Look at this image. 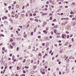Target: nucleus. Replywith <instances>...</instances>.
I'll use <instances>...</instances> for the list:
<instances>
[{
    "label": "nucleus",
    "mask_w": 76,
    "mask_h": 76,
    "mask_svg": "<svg viewBox=\"0 0 76 76\" xmlns=\"http://www.w3.org/2000/svg\"><path fill=\"white\" fill-rule=\"evenodd\" d=\"M62 38H66V35L65 34H62Z\"/></svg>",
    "instance_id": "obj_1"
},
{
    "label": "nucleus",
    "mask_w": 76,
    "mask_h": 76,
    "mask_svg": "<svg viewBox=\"0 0 76 76\" xmlns=\"http://www.w3.org/2000/svg\"><path fill=\"white\" fill-rule=\"evenodd\" d=\"M48 54H47V53H45V55L43 56V58H45L46 57H45V56H47V55H48Z\"/></svg>",
    "instance_id": "obj_2"
},
{
    "label": "nucleus",
    "mask_w": 76,
    "mask_h": 76,
    "mask_svg": "<svg viewBox=\"0 0 76 76\" xmlns=\"http://www.w3.org/2000/svg\"><path fill=\"white\" fill-rule=\"evenodd\" d=\"M17 70H20L21 69V68H20V67H19V66H17Z\"/></svg>",
    "instance_id": "obj_3"
},
{
    "label": "nucleus",
    "mask_w": 76,
    "mask_h": 76,
    "mask_svg": "<svg viewBox=\"0 0 76 76\" xmlns=\"http://www.w3.org/2000/svg\"><path fill=\"white\" fill-rule=\"evenodd\" d=\"M34 73H35V71H33L30 72L31 74H34Z\"/></svg>",
    "instance_id": "obj_4"
},
{
    "label": "nucleus",
    "mask_w": 76,
    "mask_h": 76,
    "mask_svg": "<svg viewBox=\"0 0 76 76\" xmlns=\"http://www.w3.org/2000/svg\"><path fill=\"white\" fill-rule=\"evenodd\" d=\"M39 56H40L41 57V56H42V54L41 53H39L38 55Z\"/></svg>",
    "instance_id": "obj_5"
},
{
    "label": "nucleus",
    "mask_w": 76,
    "mask_h": 76,
    "mask_svg": "<svg viewBox=\"0 0 76 76\" xmlns=\"http://www.w3.org/2000/svg\"><path fill=\"white\" fill-rule=\"evenodd\" d=\"M70 13L71 15H72L73 14H74V13H73V11H72V10L71 11V12H70Z\"/></svg>",
    "instance_id": "obj_6"
},
{
    "label": "nucleus",
    "mask_w": 76,
    "mask_h": 76,
    "mask_svg": "<svg viewBox=\"0 0 76 76\" xmlns=\"http://www.w3.org/2000/svg\"><path fill=\"white\" fill-rule=\"evenodd\" d=\"M43 24L44 25H47V23H46V22H45V21H44L43 23Z\"/></svg>",
    "instance_id": "obj_7"
},
{
    "label": "nucleus",
    "mask_w": 76,
    "mask_h": 76,
    "mask_svg": "<svg viewBox=\"0 0 76 76\" xmlns=\"http://www.w3.org/2000/svg\"><path fill=\"white\" fill-rule=\"evenodd\" d=\"M15 18H18V14H15Z\"/></svg>",
    "instance_id": "obj_8"
},
{
    "label": "nucleus",
    "mask_w": 76,
    "mask_h": 76,
    "mask_svg": "<svg viewBox=\"0 0 76 76\" xmlns=\"http://www.w3.org/2000/svg\"><path fill=\"white\" fill-rule=\"evenodd\" d=\"M75 3H72V6H75Z\"/></svg>",
    "instance_id": "obj_9"
},
{
    "label": "nucleus",
    "mask_w": 76,
    "mask_h": 76,
    "mask_svg": "<svg viewBox=\"0 0 76 76\" xmlns=\"http://www.w3.org/2000/svg\"><path fill=\"white\" fill-rule=\"evenodd\" d=\"M63 50H60V52H59V53H63Z\"/></svg>",
    "instance_id": "obj_10"
},
{
    "label": "nucleus",
    "mask_w": 76,
    "mask_h": 76,
    "mask_svg": "<svg viewBox=\"0 0 76 76\" xmlns=\"http://www.w3.org/2000/svg\"><path fill=\"white\" fill-rule=\"evenodd\" d=\"M4 23L6 25H7V21H4Z\"/></svg>",
    "instance_id": "obj_11"
},
{
    "label": "nucleus",
    "mask_w": 76,
    "mask_h": 76,
    "mask_svg": "<svg viewBox=\"0 0 76 76\" xmlns=\"http://www.w3.org/2000/svg\"><path fill=\"white\" fill-rule=\"evenodd\" d=\"M69 60H69V59H67L66 60V62L67 63H69Z\"/></svg>",
    "instance_id": "obj_12"
},
{
    "label": "nucleus",
    "mask_w": 76,
    "mask_h": 76,
    "mask_svg": "<svg viewBox=\"0 0 76 76\" xmlns=\"http://www.w3.org/2000/svg\"><path fill=\"white\" fill-rule=\"evenodd\" d=\"M33 68L34 69H36L37 68V66H36V65H35L33 66Z\"/></svg>",
    "instance_id": "obj_13"
},
{
    "label": "nucleus",
    "mask_w": 76,
    "mask_h": 76,
    "mask_svg": "<svg viewBox=\"0 0 76 76\" xmlns=\"http://www.w3.org/2000/svg\"><path fill=\"white\" fill-rule=\"evenodd\" d=\"M39 61H40L39 60H38L37 61V64H39Z\"/></svg>",
    "instance_id": "obj_14"
},
{
    "label": "nucleus",
    "mask_w": 76,
    "mask_h": 76,
    "mask_svg": "<svg viewBox=\"0 0 76 76\" xmlns=\"http://www.w3.org/2000/svg\"><path fill=\"white\" fill-rule=\"evenodd\" d=\"M45 71H43L42 73V75H44V74H45Z\"/></svg>",
    "instance_id": "obj_15"
},
{
    "label": "nucleus",
    "mask_w": 76,
    "mask_h": 76,
    "mask_svg": "<svg viewBox=\"0 0 76 76\" xmlns=\"http://www.w3.org/2000/svg\"><path fill=\"white\" fill-rule=\"evenodd\" d=\"M25 69H28V68H29V66H25Z\"/></svg>",
    "instance_id": "obj_16"
},
{
    "label": "nucleus",
    "mask_w": 76,
    "mask_h": 76,
    "mask_svg": "<svg viewBox=\"0 0 76 76\" xmlns=\"http://www.w3.org/2000/svg\"><path fill=\"white\" fill-rule=\"evenodd\" d=\"M31 20H34V18H31L30 19Z\"/></svg>",
    "instance_id": "obj_17"
},
{
    "label": "nucleus",
    "mask_w": 76,
    "mask_h": 76,
    "mask_svg": "<svg viewBox=\"0 0 76 76\" xmlns=\"http://www.w3.org/2000/svg\"><path fill=\"white\" fill-rule=\"evenodd\" d=\"M10 48H11V49H12V48H13V46H12V45H10Z\"/></svg>",
    "instance_id": "obj_18"
},
{
    "label": "nucleus",
    "mask_w": 76,
    "mask_h": 76,
    "mask_svg": "<svg viewBox=\"0 0 76 76\" xmlns=\"http://www.w3.org/2000/svg\"><path fill=\"white\" fill-rule=\"evenodd\" d=\"M54 33H55V34L56 33V32H57V31L56 29L54 30Z\"/></svg>",
    "instance_id": "obj_19"
},
{
    "label": "nucleus",
    "mask_w": 76,
    "mask_h": 76,
    "mask_svg": "<svg viewBox=\"0 0 76 76\" xmlns=\"http://www.w3.org/2000/svg\"><path fill=\"white\" fill-rule=\"evenodd\" d=\"M31 63H34V60L33 59L31 60Z\"/></svg>",
    "instance_id": "obj_20"
},
{
    "label": "nucleus",
    "mask_w": 76,
    "mask_h": 76,
    "mask_svg": "<svg viewBox=\"0 0 76 76\" xmlns=\"http://www.w3.org/2000/svg\"><path fill=\"white\" fill-rule=\"evenodd\" d=\"M19 47H17V51H19Z\"/></svg>",
    "instance_id": "obj_21"
},
{
    "label": "nucleus",
    "mask_w": 76,
    "mask_h": 76,
    "mask_svg": "<svg viewBox=\"0 0 76 76\" xmlns=\"http://www.w3.org/2000/svg\"><path fill=\"white\" fill-rule=\"evenodd\" d=\"M26 61V59H24L23 63H25V62Z\"/></svg>",
    "instance_id": "obj_22"
},
{
    "label": "nucleus",
    "mask_w": 76,
    "mask_h": 76,
    "mask_svg": "<svg viewBox=\"0 0 76 76\" xmlns=\"http://www.w3.org/2000/svg\"><path fill=\"white\" fill-rule=\"evenodd\" d=\"M57 38H61V37L59 36H57Z\"/></svg>",
    "instance_id": "obj_23"
},
{
    "label": "nucleus",
    "mask_w": 76,
    "mask_h": 76,
    "mask_svg": "<svg viewBox=\"0 0 76 76\" xmlns=\"http://www.w3.org/2000/svg\"><path fill=\"white\" fill-rule=\"evenodd\" d=\"M54 27V28H57V26H55Z\"/></svg>",
    "instance_id": "obj_24"
},
{
    "label": "nucleus",
    "mask_w": 76,
    "mask_h": 76,
    "mask_svg": "<svg viewBox=\"0 0 76 76\" xmlns=\"http://www.w3.org/2000/svg\"><path fill=\"white\" fill-rule=\"evenodd\" d=\"M16 7H18V8H19V6L18 5H16Z\"/></svg>",
    "instance_id": "obj_25"
},
{
    "label": "nucleus",
    "mask_w": 76,
    "mask_h": 76,
    "mask_svg": "<svg viewBox=\"0 0 76 76\" xmlns=\"http://www.w3.org/2000/svg\"><path fill=\"white\" fill-rule=\"evenodd\" d=\"M35 21H36V22H38V19H36L35 20Z\"/></svg>",
    "instance_id": "obj_26"
},
{
    "label": "nucleus",
    "mask_w": 76,
    "mask_h": 76,
    "mask_svg": "<svg viewBox=\"0 0 76 76\" xmlns=\"http://www.w3.org/2000/svg\"><path fill=\"white\" fill-rule=\"evenodd\" d=\"M16 59H14L13 61L14 62H15V61H16Z\"/></svg>",
    "instance_id": "obj_27"
},
{
    "label": "nucleus",
    "mask_w": 76,
    "mask_h": 76,
    "mask_svg": "<svg viewBox=\"0 0 76 76\" xmlns=\"http://www.w3.org/2000/svg\"><path fill=\"white\" fill-rule=\"evenodd\" d=\"M10 42H12L13 41V39H10Z\"/></svg>",
    "instance_id": "obj_28"
},
{
    "label": "nucleus",
    "mask_w": 76,
    "mask_h": 76,
    "mask_svg": "<svg viewBox=\"0 0 76 76\" xmlns=\"http://www.w3.org/2000/svg\"><path fill=\"white\" fill-rule=\"evenodd\" d=\"M53 22H56V19H55L53 20Z\"/></svg>",
    "instance_id": "obj_29"
},
{
    "label": "nucleus",
    "mask_w": 76,
    "mask_h": 76,
    "mask_svg": "<svg viewBox=\"0 0 76 76\" xmlns=\"http://www.w3.org/2000/svg\"><path fill=\"white\" fill-rule=\"evenodd\" d=\"M33 32H31V36H32L33 35Z\"/></svg>",
    "instance_id": "obj_30"
},
{
    "label": "nucleus",
    "mask_w": 76,
    "mask_h": 76,
    "mask_svg": "<svg viewBox=\"0 0 76 76\" xmlns=\"http://www.w3.org/2000/svg\"><path fill=\"white\" fill-rule=\"evenodd\" d=\"M23 58V57H20V58H19V59L20 60H22V59Z\"/></svg>",
    "instance_id": "obj_31"
},
{
    "label": "nucleus",
    "mask_w": 76,
    "mask_h": 76,
    "mask_svg": "<svg viewBox=\"0 0 76 76\" xmlns=\"http://www.w3.org/2000/svg\"><path fill=\"white\" fill-rule=\"evenodd\" d=\"M42 45H43V46H45V43H43L42 44Z\"/></svg>",
    "instance_id": "obj_32"
},
{
    "label": "nucleus",
    "mask_w": 76,
    "mask_h": 76,
    "mask_svg": "<svg viewBox=\"0 0 76 76\" xmlns=\"http://www.w3.org/2000/svg\"><path fill=\"white\" fill-rule=\"evenodd\" d=\"M72 45H69L68 47H72Z\"/></svg>",
    "instance_id": "obj_33"
},
{
    "label": "nucleus",
    "mask_w": 76,
    "mask_h": 76,
    "mask_svg": "<svg viewBox=\"0 0 76 76\" xmlns=\"http://www.w3.org/2000/svg\"><path fill=\"white\" fill-rule=\"evenodd\" d=\"M27 13H31V11L29 10L27 12Z\"/></svg>",
    "instance_id": "obj_34"
},
{
    "label": "nucleus",
    "mask_w": 76,
    "mask_h": 76,
    "mask_svg": "<svg viewBox=\"0 0 76 76\" xmlns=\"http://www.w3.org/2000/svg\"><path fill=\"white\" fill-rule=\"evenodd\" d=\"M19 76V74H18L17 73L15 74V76Z\"/></svg>",
    "instance_id": "obj_35"
},
{
    "label": "nucleus",
    "mask_w": 76,
    "mask_h": 76,
    "mask_svg": "<svg viewBox=\"0 0 76 76\" xmlns=\"http://www.w3.org/2000/svg\"><path fill=\"white\" fill-rule=\"evenodd\" d=\"M23 73H26V71H25L23 70Z\"/></svg>",
    "instance_id": "obj_36"
},
{
    "label": "nucleus",
    "mask_w": 76,
    "mask_h": 76,
    "mask_svg": "<svg viewBox=\"0 0 76 76\" xmlns=\"http://www.w3.org/2000/svg\"><path fill=\"white\" fill-rule=\"evenodd\" d=\"M11 13H12V14H13V15H14V14H15V12H14L13 11H12Z\"/></svg>",
    "instance_id": "obj_37"
},
{
    "label": "nucleus",
    "mask_w": 76,
    "mask_h": 76,
    "mask_svg": "<svg viewBox=\"0 0 76 76\" xmlns=\"http://www.w3.org/2000/svg\"><path fill=\"white\" fill-rule=\"evenodd\" d=\"M37 64V62L36 61L34 62V64Z\"/></svg>",
    "instance_id": "obj_38"
},
{
    "label": "nucleus",
    "mask_w": 76,
    "mask_h": 76,
    "mask_svg": "<svg viewBox=\"0 0 76 76\" xmlns=\"http://www.w3.org/2000/svg\"><path fill=\"white\" fill-rule=\"evenodd\" d=\"M52 53V50H51L49 52V54H51Z\"/></svg>",
    "instance_id": "obj_39"
},
{
    "label": "nucleus",
    "mask_w": 76,
    "mask_h": 76,
    "mask_svg": "<svg viewBox=\"0 0 76 76\" xmlns=\"http://www.w3.org/2000/svg\"><path fill=\"white\" fill-rule=\"evenodd\" d=\"M21 76H25V74H23Z\"/></svg>",
    "instance_id": "obj_40"
},
{
    "label": "nucleus",
    "mask_w": 76,
    "mask_h": 76,
    "mask_svg": "<svg viewBox=\"0 0 76 76\" xmlns=\"http://www.w3.org/2000/svg\"><path fill=\"white\" fill-rule=\"evenodd\" d=\"M41 37L40 36H38V38H41Z\"/></svg>",
    "instance_id": "obj_41"
},
{
    "label": "nucleus",
    "mask_w": 76,
    "mask_h": 76,
    "mask_svg": "<svg viewBox=\"0 0 76 76\" xmlns=\"http://www.w3.org/2000/svg\"><path fill=\"white\" fill-rule=\"evenodd\" d=\"M2 49L3 50H5V48H4V47H3Z\"/></svg>",
    "instance_id": "obj_42"
},
{
    "label": "nucleus",
    "mask_w": 76,
    "mask_h": 76,
    "mask_svg": "<svg viewBox=\"0 0 76 76\" xmlns=\"http://www.w3.org/2000/svg\"><path fill=\"white\" fill-rule=\"evenodd\" d=\"M11 7H11V6H10L8 7L9 9H11Z\"/></svg>",
    "instance_id": "obj_43"
},
{
    "label": "nucleus",
    "mask_w": 76,
    "mask_h": 76,
    "mask_svg": "<svg viewBox=\"0 0 76 76\" xmlns=\"http://www.w3.org/2000/svg\"><path fill=\"white\" fill-rule=\"evenodd\" d=\"M49 50V48H47V49H46L47 51L48 50Z\"/></svg>",
    "instance_id": "obj_44"
},
{
    "label": "nucleus",
    "mask_w": 76,
    "mask_h": 76,
    "mask_svg": "<svg viewBox=\"0 0 76 76\" xmlns=\"http://www.w3.org/2000/svg\"><path fill=\"white\" fill-rule=\"evenodd\" d=\"M29 15L31 16H32V13H30Z\"/></svg>",
    "instance_id": "obj_45"
},
{
    "label": "nucleus",
    "mask_w": 76,
    "mask_h": 76,
    "mask_svg": "<svg viewBox=\"0 0 76 76\" xmlns=\"http://www.w3.org/2000/svg\"><path fill=\"white\" fill-rule=\"evenodd\" d=\"M62 45V44H61V43H59V46H61V45Z\"/></svg>",
    "instance_id": "obj_46"
},
{
    "label": "nucleus",
    "mask_w": 76,
    "mask_h": 76,
    "mask_svg": "<svg viewBox=\"0 0 76 76\" xmlns=\"http://www.w3.org/2000/svg\"><path fill=\"white\" fill-rule=\"evenodd\" d=\"M71 58H72V59L73 58V59H75V58L73 56H71Z\"/></svg>",
    "instance_id": "obj_47"
},
{
    "label": "nucleus",
    "mask_w": 76,
    "mask_h": 76,
    "mask_svg": "<svg viewBox=\"0 0 76 76\" xmlns=\"http://www.w3.org/2000/svg\"><path fill=\"white\" fill-rule=\"evenodd\" d=\"M53 19L52 17H50V20H52V19Z\"/></svg>",
    "instance_id": "obj_48"
},
{
    "label": "nucleus",
    "mask_w": 76,
    "mask_h": 76,
    "mask_svg": "<svg viewBox=\"0 0 76 76\" xmlns=\"http://www.w3.org/2000/svg\"><path fill=\"white\" fill-rule=\"evenodd\" d=\"M4 52H5V53H7V50H4Z\"/></svg>",
    "instance_id": "obj_49"
},
{
    "label": "nucleus",
    "mask_w": 76,
    "mask_h": 76,
    "mask_svg": "<svg viewBox=\"0 0 76 76\" xmlns=\"http://www.w3.org/2000/svg\"><path fill=\"white\" fill-rule=\"evenodd\" d=\"M72 42H74V39L73 38H72Z\"/></svg>",
    "instance_id": "obj_50"
},
{
    "label": "nucleus",
    "mask_w": 76,
    "mask_h": 76,
    "mask_svg": "<svg viewBox=\"0 0 76 76\" xmlns=\"http://www.w3.org/2000/svg\"><path fill=\"white\" fill-rule=\"evenodd\" d=\"M58 42H59V43H60V42H61V40H59L58 41Z\"/></svg>",
    "instance_id": "obj_51"
},
{
    "label": "nucleus",
    "mask_w": 76,
    "mask_h": 76,
    "mask_svg": "<svg viewBox=\"0 0 76 76\" xmlns=\"http://www.w3.org/2000/svg\"><path fill=\"white\" fill-rule=\"evenodd\" d=\"M59 75H61V71H60L59 72Z\"/></svg>",
    "instance_id": "obj_52"
},
{
    "label": "nucleus",
    "mask_w": 76,
    "mask_h": 76,
    "mask_svg": "<svg viewBox=\"0 0 76 76\" xmlns=\"http://www.w3.org/2000/svg\"><path fill=\"white\" fill-rule=\"evenodd\" d=\"M56 70L57 71H58V70H59V68H57V69H56Z\"/></svg>",
    "instance_id": "obj_53"
},
{
    "label": "nucleus",
    "mask_w": 76,
    "mask_h": 76,
    "mask_svg": "<svg viewBox=\"0 0 76 76\" xmlns=\"http://www.w3.org/2000/svg\"><path fill=\"white\" fill-rule=\"evenodd\" d=\"M67 38H69V35H68L67 36Z\"/></svg>",
    "instance_id": "obj_54"
},
{
    "label": "nucleus",
    "mask_w": 76,
    "mask_h": 76,
    "mask_svg": "<svg viewBox=\"0 0 76 76\" xmlns=\"http://www.w3.org/2000/svg\"><path fill=\"white\" fill-rule=\"evenodd\" d=\"M11 60V58H8V60Z\"/></svg>",
    "instance_id": "obj_55"
},
{
    "label": "nucleus",
    "mask_w": 76,
    "mask_h": 76,
    "mask_svg": "<svg viewBox=\"0 0 76 76\" xmlns=\"http://www.w3.org/2000/svg\"><path fill=\"white\" fill-rule=\"evenodd\" d=\"M12 69V66H10L9 67V69Z\"/></svg>",
    "instance_id": "obj_56"
},
{
    "label": "nucleus",
    "mask_w": 76,
    "mask_h": 76,
    "mask_svg": "<svg viewBox=\"0 0 76 76\" xmlns=\"http://www.w3.org/2000/svg\"><path fill=\"white\" fill-rule=\"evenodd\" d=\"M66 33L67 34H69V32H68V31H66Z\"/></svg>",
    "instance_id": "obj_57"
},
{
    "label": "nucleus",
    "mask_w": 76,
    "mask_h": 76,
    "mask_svg": "<svg viewBox=\"0 0 76 76\" xmlns=\"http://www.w3.org/2000/svg\"><path fill=\"white\" fill-rule=\"evenodd\" d=\"M7 68V66H6V67H5L4 68L5 69H6Z\"/></svg>",
    "instance_id": "obj_58"
},
{
    "label": "nucleus",
    "mask_w": 76,
    "mask_h": 76,
    "mask_svg": "<svg viewBox=\"0 0 76 76\" xmlns=\"http://www.w3.org/2000/svg\"><path fill=\"white\" fill-rule=\"evenodd\" d=\"M25 8V6H23L22 7V9H24V8Z\"/></svg>",
    "instance_id": "obj_59"
},
{
    "label": "nucleus",
    "mask_w": 76,
    "mask_h": 76,
    "mask_svg": "<svg viewBox=\"0 0 76 76\" xmlns=\"http://www.w3.org/2000/svg\"><path fill=\"white\" fill-rule=\"evenodd\" d=\"M14 55H13V56H12V59H14Z\"/></svg>",
    "instance_id": "obj_60"
},
{
    "label": "nucleus",
    "mask_w": 76,
    "mask_h": 76,
    "mask_svg": "<svg viewBox=\"0 0 76 76\" xmlns=\"http://www.w3.org/2000/svg\"><path fill=\"white\" fill-rule=\"evenodd\" d=\"M53 54H54V52H52L51 54V56H53Z\"/></svg>",
    "instance_id": "obj_61"
},
{
    "label": "nucleus",
    "mask_w": 76,
    "mask_h": 76,
    "mask_svg": "<svg viewBox=\"0 0 76 76\" xmlns=\"http://www.w3.org/2000/svg\"><path fill=\"white\" fill-rule=\"evenodd\" d=\"M48 27H47V28H46V31H48Z\"/></svg>",
    "instance_id": "obj_62"
},
{
    "label": "nucleus",
    "mask_w": 76,
    "mask_h": 76,
    "mask_svg": "<svg viewBox=\"0 0 76 76\" xmlns=\"http://www.w3.org/2000/svg\"><path fill=\"white\" fill-rule=\"evenodd\" d=\"M33 16H36V14H33Z\"/></svg>",
    "instance_id": "obj_63"
},
{
    "label": "nucleus",
    "mask_w": 76,
    "mask_h": 76,
    "mask_svg": "<svg viewBox=\"0 0 76 76\" xmlns=\"http://www.w3.org/2000/svg\"><path fill=\"white\" fill-rule=\"evenodd\" d=\"M54 23H52V26H54Z\"/></svg>",
    "instance_id": "obj_64"
}]
</instances>
